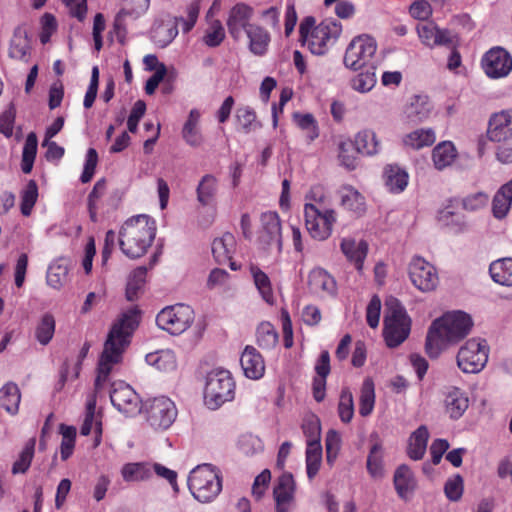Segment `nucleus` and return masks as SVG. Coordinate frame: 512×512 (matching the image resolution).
Instances as JSON below:
<instances>
[{"mask_svg": "<svg viewBox=\"0 0 512 512\" xmlns=\"http://www.w3.org/2000/svg\"><path fill=\"white\" fill-rule=\"evenodd\" d=\"M139 322L140 311L131 308L113 323L98 363V374L94 384L96 392L100 391L108 380L113 366L122 361L123 353L129 347Z\"/></svg>", "mask_w": 512, "mask_h": 512, "instance_id": "nucleus-1", "label": "nucleus"}, {"mask_svg": "<svg viewBox=\"0 0 512 512\" xmlns=\"http://www.w3.org/2000/svg\"><path fill=\"white\" fill-rule=\"evenodd\" d=\"M473 321L465 312L454 311L434 320L429 327L425 342L427 355L436 359L450 345L464 339L471 331Z\"/></svg>", "mask_w": 512, "mask_h": 512, "instance_id": "nucleus-2", "label": "nucleus"}, {"mask_svg": "<svg viewBox=\"0 0 512 512\" xmlns=\"http://www.w3.org/2000/svg\"><path fill=\"white\" fill-rule=\"evenodd\" d=\"M155 235V221L149 216L132 217L123 224L119 232L120 249L131 259L139 258L147 252Z\"/></svg>", "mask_w": 512, "mask_h": 512, "instance_id": "nucleus-3", "label": "nucleus"}, {"mask_svg": "<svg viewBox=\"0 0 512 512\" xmlns=\"http://www.w3.org/2000/svg\"><path fill=\"white\" fill-rule=\"evenodd\" d=\"M312 16L303 19L300 24V40L315 55L325 54L341 34L342 26L333 19H326L319 25Z\"/></svg>", "mask_w": 512, "mask_h": 512, "instance_id": "nucleus-4", "label": "nucleus"}, {"mask_svg": "<svg viewBox=\"0 0 512 512\" xmlns=\"http://www.w3.org/2000/svg\"><path fill=\"white\" fill-rule=\"evenodd\" d=\"M187 484L197 501L212 502L222 490L221 472L211 464L198 465L189 473Z\"/></svg>", "mask_w": 512, "mask_h": 512, "instance_id": "nucleus-5", "label": "nucleus"}, {"mask_svg": "<svg viewBox=\"0 0 512 512\" xmlns=\"http://www.w3.org/2000/svg\"><path fill=\"white\" fill-rule=\"evenodd\" d=\"M383 335L390 348L398 347L409 336L411 319L402 304L393 297L386 300Z\"/></svg>", "mask_w": 512, "mask_h": 512, "instance_id": "nucleus-6", "label": "nucleus"}, {"mask_svg": "<svg viewBox=\"0 0 512 512\" xmlns=\"http://www.w3.org/2000/svg\"><path fill=\"white\" fill-rule=\"evenodd\" d=\"M234 394L235 382L228 370L215 368L207 373L204 387V403L209 409H218L224 403L233 400Z\"/></svg>", "mask_w": 512, "mask_h": 512, "instance_id": "nucleus-7", "label": "nucleus"}, {"mask_svg": "<svg viewBox=\"0 0 512 512\" xmlns=\"http://www.w3.org/2000/svg\"><path fill=\"white\" fill-rule=\"evenodd\" d=\"M194 321L193 309L185 304H176L163 308L156 317L159 328L172 335L185 332Z\"/></svg>", "mask_w": 512, "mask_h": 512, "instance_id": "nucleus-8", "label": "nucleus"}, {"mask_svg": "<svg viewBox=\"0 0 512 512\" xmlns=\"http://www.w3.org/2000/svg\"><path fill=\"white\" fill-rule=\"evenodd\" d=\"M304 217L306 229L313 239L323 241L330 237L336 222L334 210H322L315 204L307 203L304 207Z\"/></svg>", "mask_w": 512, "mask_h": 512, "instance_id": "nucleus-9", "label": "nucleus"}, {"mask_svg": "<svg viewBox=\"0 0 512 512\" xmlns=\"http://www.w3.org/2000/svg\"><path fill=\"white\" fill-rule=\"evenodd\" d=\"M488 351L485 340L469 339L458 351L457 366L464 373H478L488 361Z\"/></svg>", "mask_w": 512, "mask_h": 512, "instance_id": "nucleus-10", "label": "nucleus"}, {"mask_svg": "<svg viewBox=\"0 0 512 512\" xmlns=\"http://www.w3.org/2000/svg\"><path fill=\"white\" fill-rule=\"evenodd\" d=\"M375 40L368 35L355 37L348 45L344 55V65L352 70H359L373 65L372 58L376 52Z\"/></svg>", "mask_w": 512, "mask_h": 512, "instance_id": "nucleus-11", "label": "nucleus"}, {"mask_svg": "<svg viewBox=\"0 0 512 512\" xmlns=\"http://www.w3.org/2000/svg\"><path fill=\"white\" fill-rule=\"evenodd\" d=\"M177 414L175 403L165 396H160L150 402L147 421L155 430H166L174 423Z\"/></svg>", "mask_w": 512, "mask_h": 512, "instance_id": "nucleus-12", "label": "nucleus"}, {"mask_svg": "<svg viewBox=\"0 0 512 512\" xmlns=\"http://www.w3.org/2000/svg\"><path fill=\"white\" fill-rule=\"evenodd\" d=\"M110 399L113 406L127 416H134L141 411V400L135 390L119 381L112 384Z\"/></svg>", "mask_w": 512, "mask_h": 512, "instance_id": "nucleus-13", "label": "nucleus"}, {"mask_svg": "<svg viewBox=\"0 0 512 512\" xmlns=\"http://www.w3.org/2000/svg\"><path fill=\"white\" fill-rule=\"evenodd\" d=\"M199 3L197 1L192 2L187 7V18L175 17L174 26L167 27L166 25H160L154 30V38L156 42L164 47L169 44L178 34L177 26L182 25L183 32H189L196 23L199 14Z\"/></svg>", "mask_w": 512, "mask_h": 512, "instance_id": "nucleus-14", "label": "nucleus"}, {"mask_svg": "<svg viewBox=\"0 0 512 512\" xmlns=\"http://www.w3.org/2000/svg\"><path fill=\"white\" fill-rule=\"evenodd\" d=\"M412 283L421 291H431L438 283L435 268L421 257H414L409 265Z\"/></svg>", "mask_w": 512, "mask_h": 512, "instance_id": "nucleus-15", "label": "nucleus"}, {"mask_svg": "<svg viewBox=\"0 0 512 512\" xmlns=\"http://www.w3.org/2000/svg\"><path fill=\"white\" fill-rule=\"evenodd\" d=\"M261 231L259 242L265 249L276 247L278 252L282 250L281 223L276 212H265L261 215Z\"/></svg>", "mask_w": 512, "mask_h": 512, "instance_id": "nucleus-16", "label": "nucleus"}, {"mask_svg": "<svg viewBox=\"0 0 512 512\" xmlns=\"http://www.w3.org/2000/svg\"><path fill=\"white\" fill-rule=\"evenodd\" d=\"M487 138L499 143L512 142V110H503L491 115L488 128Z\"/></svg>", "mask_w": 512, "mask_h": 512, "instance_id": "nucleus-17", "label": "nucleus"}, {"mask_svg": "<svg viewBox=\"0 0 512 512\" xmlns=\"http://www.w3.org/2000/svg\"><path fill=\"white\" fill-rule=\"evenodd\" d=\"M482 66L490 78L505 77L512 70V58L504 49L493 48L485 54Z\"/></svg>", "mask_w": 512, "mask_h": 512, "instance_id": "nucleus-18", "label": "nucleus"}, {"mask_svg": "<svg viewBox=\"0 0 512 512\" xmlns=\"http://www.w3.org/2000/svg\"><path fill=\"white\" fill-rule=\"evenodd\" d=\"M253 16V8L244 3H238L233 6L227 19L228 32L234 40L242 37V32H247V28L252 26L250 20Z\"/></svg>", "mask_w": 512, "mask_h": 512, "instance_id": "nucleus-19", "label": "nucleus"}, {"mask_svg": "<svg viewBox=\"0 0 512 512\" xmlns=\"http://www.w3.org/2000/svg\"><path fill=\"white\" fill-rule=\"evenodd\" d=\"M417 32L422 42L427 46L443 45L454 47L458 42L455 34L446 29H439L433 23L419 24Z\"/></svg>", "mask_w": 512, "mask_h": 512, "instance_id": "nucleus-20", "label": "nucleus"}, {"mask_svg": "<svg viewBox=\"0 0 512 512\" xmlns=\"http://www.w3.org/2000/svg\"><path fill=\"white\" fill-rule=\"evenodd\" d=\"M295 481L291 473H283L274 487L273 495L276 502V512H289L294 499Z\"/></svg>", "mask_w": 512, "mask_h": 512, "instance_id": "nucleus-21", "label": "nucleus"}, {"mask_svg": "<svg viewBox=\"0 0 512 512\" xmlns=\"http://www.w3.org/2000/svg\"><path fill=\"white\" fill-rule=\"evenodd\" d=\"M31 39L25 25L15 28L9 46V57L27 63L31 55Z\"/></svg>", "mask_w": 512, "mask_h": 512, "instance_id": "nucleus-22", "label": "nucleus"}, {"mask_svg": "<svg viewBox=\"0 0 512 512\" xmlns=\"http://www.w3.org/2000/svg\"><path fill=\"white\" fill-rule=\"evenodd\" d=\"M431 103L426 95H413L404 108L407 122L418 124L426 120L431 113Z\"/></svg>", "mask_w": 512, "mask_h": 512, "instance_id": "nucleus-23", "label": "nucleus"}, {"mask_svg": "<svg viewBox=\"0 0 512 512\" xmlns=\"http://www.w3.org/2000/svg\"><path fill=\"white\" fill-rule=\"evenodd\" d=\"M240 364L247 378L260 379L265 372V364L261 354L252 346H247L240 358Z\"/></svg>", "mask_w": 512, "mask_h": 512, "instance_id": "nucleus-24", "label": "nucleus"}, {"mask_svg": "<svg viewBox=\"0 0 512 512\" xmlns=\"http://www.w3.org/2000/svg\"><path fill=\"white\" fill-rule=\"evenodd\" d=\"M310 290L320 296L335 295L336 281L325 270L321 268L313 269L308 277Z\"/></svg>", "mask_w": 512, "mask_h": 512, "instance_id": "nucleus-25", "label": "nucleus"}, {"mask_svg": "<svg viewBox=\"0 0 512 512\" xmlns=\"http://www.w3.org/2000/svg\"><path fill=\"white\" fill-rule=\"evenodd\" d=\"M429 432L426 426L421 425L409 438L407 454L414 461L421 460L426 452Z\"/></svg>", "mask_w": 512, "mask_h": 512, "instance_id": "nucleus-26", "label": "nucleus"}, {"mask_svg": "<svg viewBox=\"0 0 512 512\" xmlns=\"http://www.w3.org/2000/svg\"><path fill=\"white\" fill-rule=\"evenodd\" d=\"M394 486L400 498L406 499L416 487V480L411 469L405 465H400L394 474Z\"/></svg>", "mask_w": 512, "mask_h": 512, "instance_id": "nucleus-27", "label": "nucleus"}, {"mask_svg": "<svg viewBox=\"0 0 512 512\" xmlns=\"http://www.w3.org/2000/svg\"><path fill=\"white\" fill-rule=\"evenodd\" d=\"M341 206L353 212L356 216H361L366 211L364 197L353 187L344 186L340 189Z\"/></svg>", "mask_w": 512, "mask_h": 512, "instance_id": "nucleus-28", "label": "nucleus"}, {"mask_svg": "<svg viewBox=\"0 0 512 512\" xmlns=\"http://www.w3.org/2000/svg\"><path fill=\"white\" fill-rule=\"evenodd\" d=\"M446 412L451 419H459L469 406L468 397L459 388H453L445 398Z\"/></svg>", "mask_w": 512, "mask_h": 512, "instance_id": "nucleus-29", "label": "nucleus"}, {"mask_svg": "<svg viewBox=\"0 0 512 512\" xmlns=\"http://www.w3.org/2000/svg\"><path fill=\"white\" fill-rule=\"evenodd\" d=\"M341 250L345 256L355 264L357 270L362 269L363 261L368 252V244L366 241L356 242L354 239H343L341 242Z\"/></svg>", "mask_w": 512, "mask_h": 512, "instance_id": "nucleus-30", "label": "nucleus"}, {"mask_svg": "<svg viewBox=\"0 0 512 512\" xmlns=\"http://www.w3.org/2000/svg\"><path fill=\"white\" fill-rule=\"evenodd\" d=\"M512 204V179L502 185L492 201V212L498 219L504 218Z\"/></svg>", "mask_w": 512, "mask_h": 512, "instance_id": "nucleus-31", "label": "nucleus"}, {"mask_svg": "<svg viewBox=\"0 0 512 512\" xmlns=\"http://www.w3.org/2000/svg\"><path fill=\"white\" fill-rule=\"evenodd\" d=\"M236 240L231 233H224L212 243V253L218 263H225L232 259L235 251Z\"/></svg>", "mask_w": 512, "mask_h": 512, "instance_id": "nucleus-32", "label": "nucleus"}, {"mask_svg": "<svg viewBox=\"0 0 512 512\" xmlns=\"http://www.w3.org/2000/svg\"><path fill=\"white\" fill-rule=\"evenodd\" d=\"M246 35L249 38L250 51L259 56L265 54L270 42L269 33L261 26L254 24L247 28Z\"/></svg>", "mask_w": 512, "mask_h": 512, "instance_id": "nucleus-33", "label": "nucleus"}, {"mask_svg": "<svg viewBox=\"0 0 512 512\" xmlns=\"http://www.w3.org/2000/svg\"><path fill=\"white\" fill-rule=\"evenodd\" d=\"M384 180L389 191L399 193L408 184V174L397 165H388L384 170Z\"/></svg>", "mask_w": 512, "mask_h": 512, "instance_id": "nucleus-34", "label": "nucleus"}, {"mask_svg": "<svg viewBox=\"0 0 512 512\" xmlns=\"http://www.w3.org/2000/svg\"><path fill=\"white\" fill-rule=\"evenodd\" d=\"M491 278L503 286H512V258H503L490 264Z\"/></svg>", "mask_w": 512, "mask_h": 512, "instance_id": "nucleus-35", "label": "nucleus"}, {"mask_svg": "<svg viewBox=\"0 0 512 512\" xmlns=\"http://www.w3.org/2000/svg\"><path fill=\"white\" fill-rule=\"evenodd\" d=\"M355 148L364 155H375L380 149V143L377 140L374 131L365 129L357 133L355 136Z\"/></svg>", "mask_w": 512, "mask_h": 512, "instance_id": "nucleus-36", "label": "nucleus"}, {"mask_svg": "<svg viewBox=\"0 0 512 512\" xmlns=\"http://www.w3.org/2000/svg\"><path fill=\"white\" fill-rule=\"evenodd\" d=\"M436 140L435 132L428 129H417L403 138V144L406 147L419 150L426 146H431Z\"/></svg>", "mask_w": 512, "mask_h": 512, "instance_id": "nucleus-37", "label": "nucleus"}, {"mask_svg": "<svg viewBox=\"0 0 512 512\" xmlns=\"http://www.w3.org/2000/svg\"><path fill=\"white\" fill-rule=\"evenodd\" d=\"M456 157L454 145L449 141L439 143L432 152L435 167L442 170L451 165Z\"/></svg>", "mask_w": 512, "mask_h": 512, "instance_id": "nucleus-38", "label": "nucleus"}, {"mask_svg": "<svg viewBox=\"0 0 512 512\" xmlns=\"http://www.w3.org/2000/svg\"><path fill=\"white\" fill-rule=\"evenodd\" d=\"M217 193V179L211 175L206 174L200 180L197 186V200L203 205H211Z\"/></svg>", "mask_w": 512, "mask_h": 512, "instance_id": "nucleus-39", "label": "nucleus"}, {"mask_svg": "<svg viewBox=\"0 0 512 512\" xmlns=\"http://www.w3.org/2000/svg\"><path fill=\"white\" fill-rule=\"evenodd\" d=\"M121 475L126 482H138L149 479L152 470L147 463H127L122 467Z\"/></svg>", "mask_w": 512, "mask_h": 512, "instance_id": "nucleus-40", "label": "nucleus"}, {"mask_svg": "<svg viewBox=\"0 0 512 512\" xmlns=\"http://www.w3.org/2000/svg\"><path fill=\"white\" fill-rule=\"evenodd\" d=\"M55 318L51 313H45L35 328V338L43 346L52 340L55 333Z\"/></svg>", "mask_w": 512, "mask_h": 512, "instance_id": "nucleus-41", "label": "nucleus"}, {"mask_svg": "<svg viewBox=\"0 0 512 512\" xmlns=\"http://www.w3.org/2000/svg\"><path fill=\"white\" fill-rule=\"evenodd\" d=\"M95 409H96V401L92 399L88 401L86 407V415L84 422L81 426L80 433L84 436H87L91 433L93 424L95 422V446H98L101 442V434H102V423L101 421H95Z\"/></svg>", "mask_w": 512, "mask_h": 512, "instance_id": "nucleus-42", "label": "nucleus"}, {"mask_svg": "<svg viewBox=\"0 0 512 512\" xmlns=\"http://www.w3.org/2000/svg\"><path fill=\"white\" fill-rule=\"evenodd\" d=\"M146 361L160 371H172L176 368L175 354L171 350H160L146 356Z\"/></svg>", "mask_w": 512, "mask_h": 512, "instance_id": "nucleus-43", "label": "nucleus"}, {"mask_svg": "<svg viewBox=\"0 0 512 512\" xmlns=\"http://www.w3.org/2000/svg\"><path fill=\"white\" fill-rule=\"evenodd\" d=\"M135 4V7H133L131 10L123 8L121 9L115 19H114V30L117 33L118 37L124 36L125 32V24L124 20L126 16L128 15H139L140 13H143L148 9L149 6V0H135L133 1Z\"/></svg>", "mask_w": 512, "mask_h": 512, "instance_id": "nucleus-44", "label": "nucleus"}, {"mask_svg": "<svg viewBox=\"0 0 512 512\" xmlns=\"http://www.w3.org/2000/svg\"><path fill=\"white\" fill-rule=\"evenodd\" d=\"M367 470L371 477L380 479L384 476L383 449L380 443H375L367 458Z\"/></svg>", "mask_w": 512, "mask_h": 512, "instance_id": "nucleus-45", "label": "nucleus"}, {"mask_svg": "<svg viewBox=\"0 0 512 512\" xmlns=\"http://www.w3.org/2000/svg\"><path fill=\"white\" fill-rule=\"evenodd\" d=\"M37 136L34 132L27 135L22 152L21 169L23 173L29 174L32 171L37 153Z\"/></svg>", "mask_w": 512, "mask_h": 512, "instance_id": "nucleus-46", "label": "nucleus"}, {"mask_svg": "<svg viewBox=\"0 0 512 512\" xmlns=\"http://www.w3.org/2000/svg\"><path fill=\"white\" fill-rule=\"evenodd\" d=\"M250 272L253 276L255 286L260 292L262 298L267 303L272 304L274 297L269 277L259 267L255 265H252L250 267Z\"/></svg>", "mask_w": 512, "mask_h": 512, "instance_id": "nucleus-47", "label": "nucleus"}, {"mask_svg": "<svg viewBox=\"0 0 512 512\" xmlns=\"http://www.w3.org/2000/svg\"><path fill=\"white\" fill-rule=\"evenodd\" d=\"M322 459V447L320 443H309L306 449L307 476L312 480L318 473Z\"/></svg>", "mask_w": 512, "mask_h": 512, "instance_id": "nucleus-48", "label": "nucleus"}, {"mask_svg": "<svg viewBox=\"0 0 512 512\" xmlns=\"http://www.w3.org/2000/svg\"><path fill=\"white\" fill-rule=\"evenodd\" d=\"M68 277V266L65 263L56 261L52 263L47 271V284L54 289H60Z\"/></svg>", "mask_w": 512, "mask_h": 512, "instance_id": "nucleus-49", "label": "nucleus"}, {"mask_svg": "<svg viewBox=\"0 0 512 512\" xmlns=\"http://www.w3.org/2000/svg\"><path fill=\"white\" fill-rule=\"evenodd\" d=\"M147 274L146 267L136 268L129 276L126 286V298L129 301H134L137 298L138 292L141 290L145 283Z\"/></svg>", "mask_w": 512, "mask_h": 512, "instance_id": "nucleus-50", "label": "nucleus"}, {"mask_svg": "<svg viewBox=\"0 0 512 512\" xmlns=\"http://www.w3.org/2000/svg\"><path fill=\"white\" fill-rule=\"evenodd\" d=\"M236 119L244 133H250L261 128V123L257 121L255 111L248 106L237 109Z\"/></svg>", "mask_w": 512, "mask_h": 512, "instance_id": "nucleus-51", "label": "nucleus"}, {"mask_svg": "<svg viewBox=\"0 0 512 512\" xmlns=\"http://www.w3.org/2000/svg\"><path fill=\"white\" fill-rule=\"evenodd\" d=\"M375 393L374 384L371 379H365L360 394L359 413L362 416H368L374 407Z\"/></svg>", "mask_w": 512, "mask_h": 512, "instance_id": "nucleus-52", "label": "nucleus"}, {"mask_svg": "<svg viewBox=\"0 0 512 512\" xmlns=\"http://www.w3.org/2000/svg\"><path fill=\"white\" fill-rule=\"evenodd\" d=\"M257 343L263 349H271L278 343V333L269 322L261 323L257 328Z\"/></svg>", "mask_w": 512, "mask_h": 512, "instance_id": "nucleus-53", "label": "nucleus"}, {"mask_svg": "<svg viewBox=\"0 0 512 512\" xmlns=\"http://www.w3.org/2000/svg\"><path fill=\"white\" fill-rule=\"evenodd\" d=\"M2 406L11 414L18 411L21 395L18 386L14 383H8L2 388Z\"/></svg>", "mask_w": 512, "mask_h": 512, "instance_id": "nucleus-54", "label": "nucleus"}, {"mask_svg": "<svg viewBox=\"0 0 512 512\" xmlns=\"http://www.w3.org/2000/svg\"><path fill=\"white\" fill-rule=\"evenodd\" d=\"M293 118L298 127L306 133L309 142L314 141L319 136L318 125L312 114L294 113Z\"/></svg>", "mask_w": 512, "mask_h": 512, "instance_id": "nucleus-55", "label": "nucleus"}, {"mask_svg": "<svg viewBox=\"0 0 512 512\" xmlns=\"http://www.w3.org/2000/svg\"><path fill=\"white\" fill-rule=\"evenodd\" d=\"M38 198V187L34 180H30L21 192V213L29 216Z\"/></svg>", "mask_w": 512, "mask_h": 512, "instance_id": "nucleus-56", "label": "nucleus"}, {"mask_svg": "<svg viewBox=\"0 0 512 512\" xmlns=\"http://www.w3.org/2000/svg\"><path fill=\"white\" fill-rule=\"evenodd\" d=\"M35 444V438H31L28 440L25 447L21 451L18 460L15 461V463L13 464V474L25 473L28 470L34 455Z\"/></svg>", "mask_w": 512, "mask_h": 512, "instance_id": "nucleus-57", "label": "nucleus"}, {"mask_svg": "<svg viewBox=\"0 0 512 512\" xmlns=\"http://www.w3.org/2000/svg\"><path fill=\"white\" fill-rule=\"evenodd\" d=\"M60 433L62 434L60 447L61 459L67 460L73 453L76 438V428L74 426L61 424Z\"/></svg>", "mask_w": 512, "mask_h": 512, "instance_id": "nucleus-58", "label": "nucleus"}, {"mask_svg": "<svg viewBox=\"0 0 512 512\" xmlns=\"http://www.w3.org/2000/svg\"><path fill=\"white\" fill-rule=\"evenodd\" d=\"M374 65L367 67L365 72H361L357 76L352 79V87L354 90L366 93L370 91L376 84V76L374 70Z\"/></svg>", "mask_w": 512, "mask_h": 512, "instance_id": "nucleus-59", "label": "nucleus"}, {"mask_svg": "<svg viewBox=\"0 0 512 512\" xmlns=\"http://www.w3.org/2000/svg\"><path fill=\"white\" fill-rule=\"evenodd\" d=\"M338 413L344 423H349L354 415L353 396L348 388H344L341 391Z\"/></svg>", "mask_w": 512, "mask_h": 512, "instance_id": "nucleus-60", "label": "nucleus"}, {"mask_svg": "<svg viewBox=\"0 0 512 512\" xmlns=\"http://www.w3.org/2000/svg\"><path fill=\"white\" fill-rule=\"evenodd\" d=\"M340 443L341 438L338 432L335 430H329L325 439L326 458L329 464H332L337 458L340 449Z\"/></svg>", "mask_w": 512, "mask_h": 512, "instance_id": "nucleus-61", "label": "nucleus"}, {"mask_svg": "<svg viewBox=\"0 0 512 512\" xmlns=\"http://www.w3.org/2000/svg\"><path fill=\"white\" fill-rule=\"evenodd\" d=\"M225 31L220 21H214L207 31L204 41L210 47H216L224 40Z\"/></svg>", "mask_w": 512, "mask_h": 512, "instance_id": "nucleus-62", "label": "nucleus"}, {"mask_svg": "<svg viewBox=\"0 0 512 512\" xmlns=\"http://www.w3.org/2000/svg\"><path fill=\"white\" fill-rule=\"evenodd\" d=\"M445 494L451 501H457L463 494V478L457 474L449 479L444 487Z\"/></svg>", "mask_w": 512, "mask_h": 512, "instance_id": "nucleus-63", "label": "nucleus"}, {"mask_svg": "<svg viewBox=\"0 0 512 512\" xmlns=\"http://www.w3.org/2000/svg\"><path fill=\"white\" fill-rule=\"evenodd\" d=\"M98 162V154L94 148H89L86 155V161L84 165V170L81 175V181L83 183H88L94 173Z\"/></svg>", "mask_w": 512, "mask_h": 512, "instance_id": "nucleus-64", "label": "nucleus"}]
</instances>
